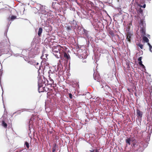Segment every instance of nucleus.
Here are the masks:
<instances>
[{"instance_id": "obj_1", "label": "nucleus", "mask_w": 152, "mask_h": 152, "mask_svg": "<svg viewBox=\"0 0 152 152\" xmlns=\"http://www.w3.org/2000/svg\"><path fill=\"white\" fill-rule=\"evenodd\" d=\"M137 114L138 116L141 117H142V113L139 110L137 111Z\"/></svg>"}, {"instance_id": "obj_2", "label": "nucleus", "mask_w": 152, "mask_h": 152, "mask_svg": "<svg viewBox=\"0 0 152 152\" xmlns=\"http://www.w3.org/2000/svg\"><path fill=\"white\" fill-rule=\"evenodd\" d=\"M42 29L41 28H39V31L38 32V35L39 36H40L41 34L42 33Z\"/></svg>"}, {"instance_id": "obj_3", "label": "nucleus", "mask_w": 152, "mask_h": 152, "mask_svg": "<svg viewBox=\"0 0 152 152\" xmlns=\"http://www.w3.org/2000/svg\"><path fill=\"white\" fill-rule=\"evenodd\" d=\"M131 141V140L130 139H128L126 140V143H128L129 145L130 144V142Z\"/></svg>"}, {"instance_id": "obj_4", "label": "nucleus", "mask_w": 152, "mask_h": 152, "mask_svg": "<svg viewBox=\"0 0 152 152\" xmlns=\"http://www.w3.org/2000/svg\"><path fill=\"white\" fill-rule=\"evenodd\" d=\"M143 40L146 42H148L149 41L148 39L146 37H143Z\"/></svg>"}, {"instance_id": "obj_5", "label": "nucleus", "mask_w": 152, "mask_h": 152, "mask_svg": "<svg viewBox=\"0 0 152 152\" xmlns=\"http://www.w3.org/2000/svg\"><path fill=\"white\" fill-rule=\"evenodd\" d=\"M130 36L129 35H127V38H126L127 40V41L129 42L130 41Z\"/></svg>"}, {"instance_id": "obj_6", "label": "nucleus", "mask_w": 152, "mask_h": 152, "mask_svg": "<svg viewBox=\"0 0 152 152\" xmlns=\"http://www.w3.org/2000/svg\"><path fill=\"white\" fill-rule=\"evenodd\" d=\"M148 45L149 46V48H150L149 49H150V51L151 52H152V50H151V49L152 48V46L149 43H148Z\"/></svg>"}, {"instance_id": "obj_7", "label": "nucleus", "mask_w": 152, "mask_h": 152, "mask_svg": "<svg viewBox=\"0 0 152 152\" xmlns=\"http://www.w3.org/2000/svg\"><path fill=\"white\" fill-rule=\"evenodd\" d=\"M139 64L143 68H145V66L142 64V62L141 61H140Z\"/></svg>"}, {"instance_id": "obj_8", "label": "nucleus", "mask_w": 152, "mask_h": 152, "mask_svg": "<svg viewBox=\"0 0 152 152\" xmlns=\"http://www.w3.org/2000/svg\"><path fill=\"white\" fill-rule=\"evenodd\" d=\"M2 125L3 126L6 127L7 126V124L4 121H2Z\"/></svg>"}, {"instance_id": "obj_9", "label": "nucleus", "mask_w": 152, "mask_h": 152, "mask_svg": "<svg viewBox=\"0 0 152 152\" xmlns=\"http://www.w3.org/2000/svg\"><path fill=\"white\" fill-rule=\"evenodd\" d=\"M25 145L28 148H29V144L27 142H26L25 143Z\"/></svg>"}, {"instance_id": "obj_10", "label": "nucleus", "mask_w": 152, "mask_h": 152, "mask_svg": "<svg viewBox=\"0 0 152 152\" xmlns=\"http://www.w3.org/2000/svg\"><path fill=\"white\" fill-rule=\"evenodd\" d=\"M138 46L139 47L141 48V49H142L143 48V45H142L139 44L138 45Z\"/></svg>"}, {"instance_id": "obj_11", "label": "nucleus", "mask_w": 152, "mask_h": 152, "mask_svg": "<svg viewBox=\"0 0 152 152\" xmlns=\"http://www.w3.org/2000/svg\"><path fill=\"white\" fill-rule=\"evenodd\" d=\"M64 56L67 58H69V57L67 55L66 53H65L64 55Z\"/></svg>"}, {"instance_id": "obj_12", "label": "nucleus", "mask_w": 152, "mask_h": 152, "mask_svg": "<svg viewBox=\"0 0 152 152\" xmlns=\"http://www.w3.org/2000/svg\"><path fill=\"white\" fill-rule=\"evenodd\" d=\"M15 18V16H12L11 17V19H14Z\"/></svg>"}, {"instance_id": "obj_13", "label": "nucleus", "mask_w": 152, "mask_h": 152, "mask_svg": "<svg viewBox=\"0 0 152 152\" xmlns=\"http://www.w3.org/2000/svg\"><path fill=\"white\" fill-rule=\"evenodd\" d=\"M69 96L70 98L71 99H72V95L71 94H69Z\"/></svg>"}, {"instance_id": "obj_14", "label": "nucleus", "mask_w": 152, "mask_h": 152, "mask_svg": "<svg viewBox=\"0 0 152 152\" xmlns=\"http://www.w3.org/2000/svg\"><path fill=\"white\" fill-rule=\"evenodd\" d=\"M141 59H142L141 57H140L139 58H138V60L140 61H141Z\"/></svg>"}, {"instance_id": "obj_15", "label": "nucleus", "mask_w": 152, "mask_h": 152, "mask_svg": "<svg viewBox=\"0 0 152 152\" xmlns=\"http://www.w3.org/2000/svg\"><path fill=\"white\" fill-rule=\"evenodd\" d=\"M143 8H145V4H144L143 6Z\"/></svg>"}, {"instance_id": "obj_16", "label": "nucleus", "mask_w": 152, "mask_h": 152, "mask_svg": "<svg viewBox=\"0 0 152 152\" xmlns=\"http://www.w3.org/2000/svg\"><path fill=\"white\" fill-rule=\"evenodd\" d=\"M0 73H1V70L0 71Z\"/></svg>"}]
</instances>
